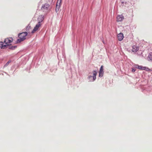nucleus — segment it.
Instances as JSON below:
<instances>
[{
    "label": "nucleus",
    "instance_id": "f257e3e1",
    "mask_svg": "<svg viewBox=\"0 0 152 152\" xmlns=\"http://www.w3.org/2000/svg\"><path fill=\"white\" fill-rule=\"evenodd\" d=\"M27 34V32H26L19 34L18 35L19 39L17 40V43H20L25 40L26 39V36Z\"/></svg>",
    "mask_w": 152,
    "mask_h": 152
},
{
    "label": "nucleus",
    "instance_id": "f03ea898",
    "mask_svg": "<svg viewBox=\"0 0 152 152\" xmlns=\"http://www.w3.org/2000/svg\"><path fill=\"white\" fill-rule=\"evenodd\" d=\"M135 68L140 70H145L147 71H151V69L147 67H144L141 66H139L138 65L136 64L134 66Z\"/></svg>",
    "mask_w": 152,
    "mask_h": 152
},
{
    "label": "nucleus",
    "instance_id": "7ed1b4c3",
    "mask_svg": "<svg viewBox=\"0 0 152 152\" xmlns=\"http://www.w3.org/2000/svg\"><path fill=\"white\" fill-rule=\"evenodd\" d=\"M49 7V5L48 4H45L42 5L41 7V10L43 12H45L48 10Z\"/></svg>",
    "mask_w": 152,
    "mask_h": 152
},
{
    "label": "nucleus",
    "instance_id": "20e7f679",
    "mask_svg": "<svg viewBox=\"0 0 152 152\" xmlns=\"http://www.w3.org/2000/svg\"><path fill=\"white\" fill-rule=\"evenodd\" d=\"M41 25V23H38L36 24V26H35L34 29L32 31H31V33L32 34L34 33L35 32L37 31L39 27H40Z\"/></svg>",
    "mask_w": 152,
    "mask_h": 152
},
{
    "label": "nucleus",
    "instance_id": "39448f33",
    "mask_svg": "<svg viewBox=\"0 0 152 152\" xmlns=\"http://www.w3.org/2000/svg\"><path fill=\"white\" fill-rule=\"evenodd\" d=\"M61 0H58L56 7L55 10L56 12L59 11V9L61 5Z\"/></svg>",
    "mask_w": 152,
    "mask_h": 152
},
{
    "label": "nucleus",
    "instance_id": "423d86ee",
    "mask_svg": "<svg viewBox=\"0 0 152 152\" xmlns=\"http://www.w3.org/2000/svg\"><path fill=\"white\" fill-rule=\"evenodd\" d=\"M139 48L136 45H133L132 47V52H136L138 50Z\"/></svg>",
    "mask_w": 152,
    "mask_h": 152
},
{
    "label": "nucleus",
    "instance_id": "0eeeda50",
    "mask_svg": "<svg viewBox=\"0 0 152 152\" xmlns=\"http://www.w3.org/2000/svg\"><path fill=\"white\" fill-rule=\"evenodd\" d=\"M12 41L13 39L12 38H7L4 40V42L5 43L7 44L10 43L12 42Z\"/></svg>",
    "mask_w": 152,
    "mask_h": 152
},
{
    "label": "nucleus",
    "instance_id": "6e6552de",
    "mask_svg": "<svg viewBox=\"0 0 152 152\" xmlns=\"http://www.w3.org/2000/svg\"><path fill=\"white\" fill-rule=\"evenodd\" d=\"M117 19V21L118 22H120L124 19V17L122 15H118L116 17Z\"/></svg>",
    "mask_w": 152,
    "mask_h": 152
},
{
    "label": "nucleus",
    "instance_id": "1a4fd4ad",
    "mask_svg": "<svg viewBox=\"0 0 152 152\" xmlns=\"http://www.w3.org/2000/svg\"><path fill=\"white\" fill-rule=\"evenodd\" d=\"M118 40L119 41H121L124 38L123 34L120 33L117 36Z\"/></svg>",
    "mask_w": 152,
    "mask_h": 152
},
{
    "label": "nucleus",
    "instance_id": "9d476101",
    "mask_svg": "<svg viewBox=\"0 0 152 152\" xmlns=\"http://www.w3.org/2000/svg\"><path fill=\"white\" fill-rule=\"evenodd\" d=\"M44 19V16L42 15L39 16L38 18H37V20L38 21V23H41Z\"/></svg>",
    "mask_w": 152,
    "mask_h": 152
},
{
    "label": "nucleus",
    "instance_id": "9b49d317",
    "mask_svg": "<svg viewBox=\"0 0 152 152\" xmlns=\"http://www.w3.org/2000/svg\"><path fill=\"white\" fill-rule=\"evenodd\" d=\"M103 74V66H101V68H100V71L99 72V77H101L102 76V75Z\"/></svg>",
    "mask_w": 152,
    "mask_h": 152
},
{
    "label": "nucleus",
    "instance_id": "f8f14e48",
    "mask_svg": "<svg viewBox=\"0 0 152 152\" xmlns=\"http://www.w3.org/2000/svg\"><path fill=\"white\" fill-rule=\"evenodd\" d=\"M4 43L2 42H0V47L2 49H4L5 47L8 46V45H4Z\"/></svg>",
    "mask_w": 152,
    "mask_h": 152
},
{
    "label": "nucleus",
    "instance_id": "ddd939ff",
    "mask_svg": "<svg viewBox=\"0 0 152 152\" xmlns=\"http://www.w3.org/2000/svg\"><path fill=\"white\" fill-rule=\"evenodd\" d=\"M93 80L92 81H94L96 79V74H97V72L95 71H93Z\"/></svg>",
    "mask_w": 152,
    "mask_h": 152
},
{
    "label": "nucleus",
    "instance_id": "4468645a",
    "mask_svg": "<svg viewBox=\"0 0 152 152\" xmlns=\"http://www.w3.org/2000/svg\"><path fill=\"white\" fill-rule=\"evenodd\" d=\"M6 47H8L9 48L12 49V50H14V49H15V48H16V46H11L8 45V46H7Z\"/></svg>",
    "mask_w": 152,
    "mask_h": 152
},
{
    "label": "nucleus",
    "instance_id": "2eb2a0df",
    "mask_svg": "<svg viewBox=\"0 0 152 152\" xmlns=\"http://www.w3.org/2000/svg\"><path fill=\"white\" fill-rule=\"evenodd\" d=\"M135 71V69L134 68H132V72H134Z\"/></svg>",
    "mask_w": 152,
    "mask_h": 152
},
{
    "label": "nucleus",
    "instance_id": "dca6fc26",
    "mask_svg": "<svg viewBox=\"0 0 152 152\" xmlns=\"http://www.w3.org/2000/svg\"><path fill=\"white\" fill-rule=\"evenodd\" d=\"M92 77V76H89L88 77V78L89 79H90Z\"/></svg>",
    "mask_w": 152,
    "mask_h": 152
},
{
    "label": "nucleus",
    "instance_id": "f3484780",
    "mask_svg": "<svg viewBox=\"0 0 152 152\" xmlns=\"http://www.w3.org/2000/svg\"><path fill=\"white\" fill-rule=\"evenodd\" d=\"M9 64H8V62H7L6 64V66H7Z\"/></svg>",
    "mask_w": 152,
    "mask_h": 152
},
{
    "label": "nucleus",
    "instance_id": "a211bd4d",
    "mask_svg": "<svg viewBox=\"0 0 152 152\" xmlns=\"http://www.w3.org/2000/svg\"><path fill=\"white\" fill-rule=\"evenodd\" d=\"M10 61H9L8 62V63H10Z\"/></svg>",
    "mask_w": 152,
    "mask_h": 152
}]
</instances>
